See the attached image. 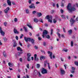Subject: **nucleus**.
<instances>
[{"instance_id":"63","label":"nucleus","mask_w":78,"mask_h":78,"mask_svg":"<svg viewBox=\"0 0 78 78\" xmlns=\"http://www.w3.org/2000/svg\"><path fill=\"white\" fill-rule=\"evenodd\" d=\"M27 47H28V48H29V47H30V46H31V45L30 44H27Z\"/></svg>"},{"instance_id":"20","label":"nucleus","mask_w":78,"mask_h":78,"mask_svg":"<svg viewBox=\"0 0 78 78\" xmlns=\"http://www.w3.org/2000/svg\"><path fill=\"white\" fill-rule=\"evenodd\" d=\"M34 21L35 22V23H37L38 22H39V20L37 18H34Z\"/></svg>"},{"instance_id":"36","label":"nucleus","mask_w":78,"mask_h":78,"mask_svg":"<svg viewBox=\"0 0 78 78\" xmlns=\"http://www.w3.org/2000/svg\"><path fill=\"white\" fill-rule=\"evenodd\" d=\"M55 11L54 10H52L51 12V14H53L55 12Z\"/></svg>"},{"instance_id":"14","label":"nucleus","mask_w":78,"mask_h":78,"mask_svg":"<svg viewBox=\"0 0 78 78\" xmlns=\"http://www.w3.org/2000/svg\"><path fill=\"white\" fill-rule=\"evenodd\" d=\"M17 51H23L22 49V48H21L20 47H17Z\"/></svg>"},{"instance_id":"13","label":"nucleus","mask_w":78,"mask_h":78,"mask_svg":"<svg viewBox=\"0 0 78 78\" xmlns=\"http://www.w3.org/2000/svg\"><path fill=\"white\" fill-rule=\"evenodd\" d=\"M48 34V31L46 30H44L43 32V34H45V35H47Z\"/></svg>"},{"instance_id":"21","label":"nucleus","mask_w":78,"mask_h":78,"mask_svg":"<svg viewBox=\"0 0 78 78\" xmlns=\"http://www.w3.org/2000/svg\"><path fill=\"white\" fill-rule=\"evenodd\" d=\"M68 33L70 35L72 34V30H70L68 31Z\"/></svg>"},{"instance_id":"11","label":"nucleus","mask_w":78,"mask_h":78,"mask_svg":"<svg viewBox=\"0 0 78 78\" xmlns=\"http://www.w3.org/2000/svg\"><path fill=\"white\" fill-rule=\"evenodd\" d=\"M13 32H14L15 34H19V32L16 29V28H14L13 30Z\"/></svg>"},{"instance_id":"34","label":"nucleus","mask_w":78,"mask_h":78,"mask_svg":"<svg viewBox=\"0 0 78 78\" xmlns=\"http://www.w3.org/2000/svg\"><path fill=\"white\" fill-rule=\"evenodd\" d=\"M47 61H45L44 64V67H46V64H47Z\"/></svg>"},{"instance_id":"23","label":"nucleus","mask_w":78,"mask_h":78,"mask_svg":"<svg viewBox=\"0 0 78 78\" xmlns=\"http://www.w3.org/2000/svg\"><path fill=\"white\" fill-rule=\"evenodd\" d=\"M17 46V43H16V42L14 41L13 43V47H15Z\"/></svg>"},{"instance_id":"62","label":"nucleus","mask_w":78,"mask_h":78,"mask_svg":"<svg viewBox=\"0 0 78 78\" xmlns=\"http://www.w3.org/2000/svg\"><path fill=\"white\" fill-rule=\"evenodd\" d=\"M45 27H48V24L45 23Z\"/></svg>"},{"instance_id":"9","label":"nucleus","mask_w":78,"mask_h":78,"mask_svg":"<svg viewBox=\"0 0 78 78\" xmlns=\"http://www.w3.org/2000/svg\"><path fill=\"white\" fill-rule=\"evenodd\" d=\"M29 8L30 9L33 8V9H35L36 7L34 6V4H31V5L29 6Z\"/></svg>"},{"instance_id":"60","label":"nucleus","mask_w":78,"mask_h":78,"mask_svg":"<svg viewBox=\"0 0 78 78\" xmlns=\"http://www.w3.org/2000/svg\"><path fill=\"white\" fill-rule=\"evenodd\" d=\"M18 36H16V40H18Z\"/></svg>"},{"instance_id":"22","label":"nucleus","mask_w":78,"mask_h":78,"mask_svg":"<svg viewBox=\"0 0 78 78\" xmlns=\"http://www.w3.org/2000/svg\"><path fill=\"white\" fill-rule=\"evenodd\" d=\"M3 55L4 57H5V58H6V53H5V52L4 51L3 52Z\"/></svg>"},{"instance_id":"39","label":"nucleus","mask_w":78,"mask_h":78,"mask_svg":"<svg viewBox=\"0 0 78 78\" xmlns=\"http://www.w3.org/2000/svg\"><path fill=\"white\" fill-rule=\"evenodd\" d=\"M26 67L28 69H29L30 67V66H29V64H28L26 66Z\"/></svg>"},{"instance_id":"19","label":"nucleus","mask_w":78,"mask_h":78,"mask_svg":"<svg viewBox=\"0 0 78 78\" xmlns=\"http://www.w3.org/2000/svg\"><path fill=\"white\" fill-rule=\"evenodd\" d=\"M38 73L37 72V70H35L34 72V75H37Z\"/></svg>"},{"instance_id":"30","label":"nucleus","mask_w":78,"mask_h":78,"mask_svg":"<svg viewBox=\"0 0 78 78\" xmlns=\"http://www.w3.org/2000/svg\"><path fill=\"white\" fill-rule=\"evenodd\" d=\"M53 23H56L57 22V20H56L55 19H54L53 20Z\"/></svg>"},{"instance_id":"56","label":"nucleus","mask_w":78,"mask_h":78,"mask_svg":"<svg viewBox=\"0 0 78 78\" xmlns=\"http://www.w3.org/2000/svg\"><path fill=\"white\" fill-rule=\"evenodd\" d=\"M38 39L39 41H41V40L42 39L41 37H38Z\"/></svg>"},{"instance_id":"48","label":"nucleus","mask_w":78,"mask_h":78,"mask_svg":"<svg viewBox=\"0 0 78 78\" xmlns=\"http://www.w3.org/2000/svg\"><path fill=\"white\" fill-rule=\"evenodd\" d=\"M71 69H72V70H75V68L73 67H72Z\"/></svg>"},{"instance_id":"44","label":"nucleus","mask_w":78,"mask_h":78,"mask_svg":"<svg viewBox=\"0 0 78 78\" xmlns=\"http://www.w3.org/2000/svg\"><path fill=\"white\" fill-rule=\"evenodd\" d=\"M8 65L9 66H10V67H11V62H9Z\"/></svg>"},{"instance_id":"2","label":"nucleus","mask_w":78,"mask_h":78,"mask_svg":"<svg viewBox=\"0 0 78 78\" xmlns=\"http://www.w3.org/2000/svg\"><path fill=\"white\" fill-rule=\"evenodd\" d=\"M24 39L26 42H28V41H29V42H30V41H31L32 44H34V40L33 39L30 38L28 37H24Z\"/></svg>"},{"instance_id":"59","label":"nucleus","mask_w":78,"mask_h":78,"mask_svg":"<svg viewBox=\"0 0 78 78\" xmlns=\"http://www.w3.org/2000/svg\"><path fill=\"white\" fill-rule=\"evenodd\" d=\"M19 44H20V46H22V44L20 43V41L19 42Z\"/></svg>"},{"instance_id":"46","label":"nucleus","mask_w":78,"mask_h":78,"mask_svg":"<svg viewBox=\"0 0 78 78\" xmlns=\"http://www.w3.org/2000/svg\"><path fill=\"white\" fill-rule=\"evenodd\" d=\"M21 36H20V39H22V38L23 37V34H21Z\"/></svg>"},{"instance_id":"51","label":"nucleus","mask_w":78,"mask_h":78,"mask_svg":"<svg viewBox=\"0 0 78 78\" xmlns=\"http://www.w3.org/2000/svg\"><path fill=\"white\" fill-rule=\"evenodd\" d=\"M71 73H75V71L74 70L71 71Z\"/></svg>"},{"instance_id":"29","label":"nucleus","mask_w":78,"mask_h":78,"mask_svg":"<svg viewBox=\"0 0 78 78\" xmlns=\"http://www.w3.org/2000/svg\"><path fill=\"white\" fill-rule=\"evenodd\" d=\"M18 56H20V55L21 54H22V52H18Z\"/></svg>"},{"instance_id":"52","label":"nucleus","mask_w":78,"mask_h":78,"mask_svg":"<svg viewBox=\"0 0 78 78\" xmlns=\"http://www.w3.org/2000/svg\"><path fill=\"white\" fill-rule=\"evenodd\" d=\"M60 59H61V61H62V62H63V61H64V59H63V58H60Z\"/></svg>"},{"instance_id":"53","label":"nucleus","mask_w":78,"mask_h":78,"mask_svg":"<svg viewBox=\"0 0 78 78\" xmlns=\"http://www.w3.org/2000/svg\"><path fill=\"white\" fill-rule=\"evenodd\" d=\"M61 6L62 7H64V3H62V4L61 5Z\"/></svg>"},{"instance_id":"8","label":"nucleus","mask_w":78,"mask_h":78,"mask_svg":"<svg viewBox=\"0 0 78 78\" xmlns=\"http://www.w3.org/2000/svg\"><path fill=\"white\" fill-rule=\"evenodd\" d=\"M60 72L61 75L62 76L65 74V71L62 68L60 69Z\"/></svg>"},{"instance_id":"10","label":"nucleus","mask_w":78,"mask_h":78,"mask_svg":"<svg viewBox=\"0 0 78 78\" xmlns=\"http://www.w3.org/2000/svg\"><path fill=\"white\" fill-rule=\"evenodd\" d=\"M34 58L35 61H39V58H37V54H35L34 55Z\"/></svg>"},{"instance_id":"31","label":"nucleus","mask_w":78,"mask_h":78,"mask_svg":"<svg viewBox=\"0 0 78 78\" xmlns=\"http://www.w3.org/2000/svg\"><path fill=\"white\" fill-rule=\"evenodd\" d=\"M37 69H39L40 67V64H37Z\"/></svg>"},{"instance_id":"15","label":"nucleus","mask_w":78,"mask_h":78,"mask_svg":"<svg viewBox=\"0 0 78 78\" xmlns=\"http://www.w3.org/2000/svg\"><path fill=\"white\" fill-rule=\"evenodd\" d=\"M7 2L8 5H9V6H11V2H10V0H7Z\"/></svg>"},{"instance_id":"28","label":"nucleus","mask_w":78,"mask_h":78,"mask_svg":"<svg viewBox=\"0 0 78 78\" xmlns=\"http://www.w3.org/2000/svg\"><path fill=\"white\" fill-rule=\"evenodd\" d=\"M74 64L77 66H78V62L75 61L74 62Z\"/></svg>"},{"instance_id":"61","label":"nucleus","mask_w":78,"mask_h":78,"mask_svg":"<svg viewBox=\"0 0 78 78\" xmlns=\"http://www.w3.org/2000/svg\"><path fill=\"white\" fill-rule=\"evenodd\" d=\"M74 29L75 31H76V30H77V27H74Z\"/></svg>"},{"instance_id":"41","label":"nucleus","mask_w":78,"mask_h":78,"mask_svg":"<svg viewBox=\"0 0 78 78\" xmlns=\"http://www.w3.org/2000/svg\"><path fill=\"white\" fill-rule=\"evenodd\" d=\"M58 36L59 38H61V34L59 33H58Z\"/></svg>"},{"instance_id":"25","label":"nucleus","mask_w":78,"mask_h":78,"mask_svg":"<svg viewBox=\"0 0 78 78\" xmlns=\"http://www.w3.org/2000/svg\"><path fill=\"white\" fill-rule=\"evenodd\" d=\"M61 17H62V19H66V16L64 15H62L61 16Z\"/></svg>"},{"instance_id":"4","label":"nucleus","mask_w":78,"mask_h":78,"mask_svg":"<svg viewBox=\"0 0 78 78\" xmlns=\"http://www.w3.org/2000/svg\"><path fill=\"white\" fill-rule=\"evenodd\" d=\"M69 21L71 26H72L73 24H74L75 22V20H74V19L73 18H71L69 20Z\"/></svg>"},{"instance_id":"5","label":"nucleus","mask_w":78,"mask_h":78,"mask_svg":"<svg viewBox=\"0 0 78 78\" xmlns=\"http://www.w3.org/2000/svg\"><path fill=\"white\" fill-rule=\"evenodd\" d=\"M41 73L42 74H46V73H47V70L44 68H43L41 69Z\"/></svg>"},{"instance_id":"38","label":"nucleus","mask_w":78,"mask_h":78,"mask_svg":"<svg viewBox=\"0 0 78 78\" xmlns=\"http://www.w3.org/2000/svg\"><path fill=\"white\" fill-rule=\"evenodd\" d=\"M73 41H72L71 43V47H73Z\"/></svg>"},{"instance_id":"17","label":"nucleus","mask_w":78,"mask_h":78,"mask_svg":"<svg viewBox=\"0 0 78 78\" xmlns=\"http://www.w3.org/2000/svg\"><path fill=\"white\" fill-rule=\"evenodd\" d=\"M37 14L38 17H40L42 16V13L41 12H37Z\"/></svg>"},{"instance_id":"58","label":"nucleus","mask_w":78,"mask_h":78,"mask_svg":"<svg viewBox=\"0 0 78 78\" xmlns=\"http://www.w3.org/2000/svg\"><path fill=\"white\" fill-rule=\"evenodd\" d=\"M17 77L18 78H20V75H19V74H18Z\"/></svg>"},{"instance_id":"37","label":"nucleus","mask_w":78,"mask_h":78,"mask_svg":"<svg viewBox=\"0 0 78 78\" xmlns=\"http://www.w3.org/2000/svg\"><path fill=\"white\" fill-rule=\"evenodd\" d=\"M36 13V11H34L32 12L33 14H35Z\"/></svg>"},{"instance_id":"18","label":"nucleus","mask_w":78,"mask_h":78,"mask_svg":"<svg viewBox=\"0 0 78 78\" xmlns=\"http://www.w3.org/2000/svg\"><path fill=\"white\" fill-rule=\"evenodd\" d=\"M42 59H45V57H44V56H41L40 57V59L41 61H42Z\"/></svg>"},{"instance_id":"26","label":"nucleus","mask_w":78,"mask_h":78,"mask_svg":"<svg viewBox=\"0 0 78 78\" xmlns=\"http://www.w3.org/2000/svg\"><path fill=\"white\" fill-rule=\"evenodd\" d=\"M3 40H4V42H6L7 41V38L5 37H4L3 38Z\"/></svg>"},{"instance_id":"57","label":"nucleus","mask_w":78,"mask_h":78,"mask_svg":"<svg viewBox=\"0 0 78 78\" xmlns=\"http://www.w3.org/2000/svg\"><path fill=\"white\" fill-rule=\"evenodd\" d=\"M61 37L62 38H64V36L62 34H61Z\"/></svg>"},{"instance_id":"43","label":"nucleus","mask_w":78,"mask_h":78,"mask_svg":"<svg viewBox=\"0 0 78 78\" xmlns=\"http://www.w3.org/2000/svg\"><path fill=\"white\" fill-rule=\"evenodd\" d=\"M39 21L40 22H41L42 23H43V21H42V19H39Z\"/></svg>"},{"instance_id":"1","label":"nucleus","mask_w":78,"mask_h":78,"mask_svg":"<svg viewBox=\"0 0 78 78\" xmlns=\"http://www.w3.org/2000/svg\"><path fill=\"white\" fill-rule=\"evenodd\" d=\"M75 5H74L73 7L70 8L71 7V4L69 3L67 6V9L71 12H72V11H76V9H75Z\"/></svg>"},{"instance_id":"6","label":"nucleus","mask_w":78,"mask_h":78,"mask_svg":"<svg viewBox=\"0 0 78 78\" xmlns=\"http://www.w3.org/2000/svg\"><path fill=\"white\" fill-rule=\"evenodd\" d=\"M31 54L30 53H28L27 54V56L28 57L27 58V60L28 61L30 62L31 61V59H30V57L31 56Z\"/></svg>"},{"instance_id":"54","label":"nucleus","mask_w":78,"mask_h":78,"mask_svg":"<svg viewBox=\"0 0 78 78\" xmlns=\"http://www.w3.org/2000/svg\"><path fill=\"white\" fill-rule=\"evenodd\" d=\"M63 51H65V52H67L68 50L67 49H63Z\"/></svg>"},{"instance_id":"32","label":"nucleus","mask_w":78,"mask_h":78,"mask_svg":"<svg viewBox=\"0 0 78 78\" xmlns=\"http://www.w3.org/2000/svg\"><path fill=\"white\" fill-rule=\"evenodd\" d=\"M4 25L5 26V27H6V25H7V22H5L3 23Z\"/></svg>"},{"instance_id":"40","label":"nucleus","mask_w":78,"mask_h":78,"mask_svg":"<svg viewBox=\"0 0 78 78\" xmlns=\"http://www.w3.org/2000/svg\"><path fill=\"white\" fill-rule=\"evenodd\" d=\"M48 68L49 69H50V64H49V63H48Z\"/></svg>"},{"instance_id":"7","label":"nucleus","mask_w":78,"mask_h":78,"mask_svg":"<svg viewBox=\"0 0 78 78\" xmlns=\"http://www.w3.org/2000/svg\"><path fill=\"white\" fill-rule=\"evenodd\" d=\"M0 33L1 34L2 36H5V32L2 30V27H0Z\"/></svg>"},{"instance_id":"3","label":"nucleus","mask_w":78,"mask_h":78,"mask_svg":"<svg viewBox=\"0 0 78 78\" xmlns=\"http://www.w3.org/2000/svg\"><path fill=\"white\" fill-rule=\"evenodd\" d=\"M46 19H48V21L49 22H50V23H52V19L53 18L52 17V16H49V15L47 16L46 17Z\"/></svg>"},{"instance_id":"45","label":"nucleus","mask_w":78,"mask_h":78,"mask_svg":"<svg viewBox=\"0 0 78 78\" xmlns=\"http://www.w3.org/2000/svg\"><path fill=\"white\" fill-rule=\"evenodd\" d=\"M14 21L15 22H17V18H15V19L14 20Z\"/></svg>"},{"instance_id":"27","label":"nucleus","mask_w":78,"mask_h":78,"mask_svg":"<svg viewBox=\"0 0 78 78\" xmlns=\"http://www.w3.org/2000/svg\"><path fill=\"white\" fill-rule=\"evenodd\" d=\"M27 27H29V28H31L32 30H33V27H32V26L29 25V24H27Z\"/></svg>"},{"instance_id":"33","label":"nucleus","mask_w":78,"mask_h":78,"mask_svg":"<svg viewBox=\"0 0 78 78\" xmlns=\"http://www.w3.org/2000/svg\"><path fill=\"white\" fill-rule=\"evenodd\" d=\"M46 38H47V39H50V36L49 35H47L46 36Z\"/></svg>"},{"instance_id":"64","label":"nucleus","mask_w":78,"mask_h":78,"mask_svg":"<svg viewBox=\"0 0 78 78\" xmlns=\"http://www.w3.org/2000/svg\"><path fill=\"white\" fill-rule=\"evenodd\" d=\"M38 73H39V76L40 77L41 76V73H40V72H38Z\"/></svg>"},{"instance_id":"24","label":"nucleus","mask_w":78,"mask_h":78,"mask_svg":"<svg viewBox=\"0 0 78 78\" xmlns=\"http://www.w3.org/2000/svg\"><path fill=\"white\" fill-rule=\"evenodd\" d=\"M23 28L25 30V32H27L28 31L27 30V28L25 27H23Z\"/></svg>"},{"instance_id":"35","label":"nucleus","mask_w":78,"mask_h":78,"mask_svg":"<svg viewBox=\"0 0 78 78\" xmlns=\"http://www.w3.org/2000/svg\"><path fill=\"white\" fill-rule=\"evenodd\" d=\"M26 12L27 14H28L29 13V10H28V9H27L26 10Z\"/></svg>"},{"instance_id":"42","label":"nucleus","mask_w":78,"mask_h":78,"mask_svg":"<svg viewBox=\"0 0 78 78\" xmlns=\"http://www.w3.org/2000/svg\"><path fill=\"white\" fill-rule=\"evenodd\" d=\"M34 48H35V49H36V50H37V49H38V47H37L36 46H34Z\"/></svg>"},{"instance_id":"47","label":"nucleus","mask_w":78,"mask_h":78,"mask_svg":"<svg viewBox=\"0 0 78 78\" xmlns=\"http://www.w3.org/2000/svg\"><path fill=\"white\" fill-rule=\"evenodd\" d=\"M60 12L61 13H63V12H64V11L62 10V9H61Z\"/></svg>"},{"instance_id":"12","label":"nucleus","mask_w":78,"mask_h":78,"mask_svg":"<svg viewBox=\"0 0 78 78\" xmlns=\"http://www.w3.org/2000/svg\"><path fill=\"white\" fill-rule=\"evenodd\" d=\"M48 54H50L49 55V57H50L51 59H52V52H51L50 51H48Z\"/></svg>"},{"instance_id":"50","label":"nucleus","mask_w":78,"mask_h":78,"mask_svg":"<svg viewBox=\"0 0 78 78\" xmlns=\"http://www.w3.org/2000/svg\"><path fill=\"white\" fill-rule=\"evenodd\" d=\"M43 45L44 46H45L46 45V43L45 42H43Z\"/></svg>"},{"instance_id":"55","label":"nucleus","mask_w":78,"mask_h":78,"mask_svg":"<svg viewBox=\"0 0 78 78\" xmlns=\"http://www.w3.org/2000/svg\"><path fill=\"white\" fill-rule=\"evenodd\" d=\"M12 3L13 5H16L15 2L13 1L12 2Z\"/></svg>"},{"instance_id":"16","label":"nucleus","mask_w":78,"mask_h":78,"mask_svg":"<svg viewBox=\"0 0 78 78\" xmlns=\"http://www.w3.org/2000/svg\"><path fill=\"white\" fill-rule=\"evenodd\" d=\"M10 8L9 7H8L5 10V13H8V12Z\"/></svg>"},{"instance_id":"49","label":"nucleus","mask_w":78,"mask_h":78,"mask_svg":"<svg viewBox=\"0 0 78 78\" xmlns=\"http://www.w3.org/2000/svg\"><path fill=\"white\" fill-rule=\"evenodd\" d=\"M40 51H41V53H44V54H45V51H44L41 50Z\"/></svg>"}]
</instances>
